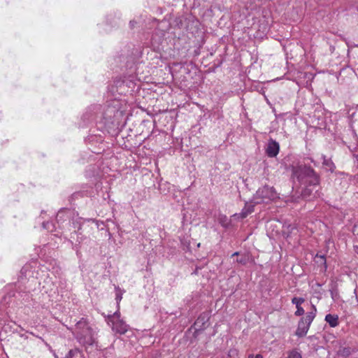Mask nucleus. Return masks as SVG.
Here are the masks:
<instances>
[{
	"label": "nucleus",
	"mask_w": 358,
	"mask_h": 358,
	"mask_svg": "<svg viewBox=\"0 0 358 358\" xmlns=\"http://www.w3.org/2000/svg\"><path fill=\"white\" fill-rule=\"evenodd\" d=\"M292 303L296 305V308L301 306V303L304 302V299L301 297H294L292 300Z\"/></svg>",
	"instance_id": "2eb2a0df"
},
{
	"label": "nucleus",
	"mask_w": 358,
	"mask_h": 358,
	"mask_svg": "<svg viewBox=\"0 0 358 358\" xmlns=\"http://www.w3.org/2000/svg\"><path fill=\"white\" fill-rule=\"evenodd\" d=\"M294 179L301 186V196L307 199L319 185V176L310 167L300 165L293 169Z\"/></svg>",
	"instance_id": "f257e3e1"
},
{
	"label": "nucleus",
	"mask_w": 358,
	"mask_h": 358,
	"mask_svg": "<svg viewBox=\"0 0 358 358\" xmlns=\"http://www.w3.org/2000/svg\"><path fill=\"white\" fill-rule=\"evenodd\" d=\"M73 334L81 345H91L95 341L94 332L83 318L76 323Z\"/></svg>",
	"instance_id": "f03ea898"
},
{
	"label": "nucleus",
	"mask_w": 358,
	"mask_h": 358,
	"mask_svg": "<svg viewBox=\"0 0 358 358\" xmlns=\"http://www.w3.org/2000/svg\"><path fill=\"white\" fill-rule=\"evenodd\" d=\"M82 357V353L81 352L78 350H71L69 351V355L66 358H81Z\"/></svg>",
	"instance_id": "ddd939ff"
},
{
	"label": "nucleus",
	"mask_w": 358,
	"mask_h": 358,
	"mask_svg": "<svg viewBox=\"0 0 358 358\" xmlns=\"http://www.w3.org/2000/svg\"><path fill=\"white\" fill-rule=\"evenodd\" d=\"M325 321L331 327H336L338 325V317L336 315L327 314L325 316Z\"/></svg>",
	"instance_id": "9d476101"
},
{
	"label": "nucleus",
	"mask_w": 358,
	"mask_h": 358,
	"mask_svg": "<svg viewBox=\"0 0 358 358\" xmlns=\"http://www.w3.org/2000/svg\"><path fill=\"white\" fill-rule=\"evenodd\" d=\"M204 320H205V317H203V316H201H201H199V317H198V319L196 320V321L195 322V325H196V326H199V324H200V323L203 324V321H204Z\"/></svg>",
	"instance_id": "412c9836"
},
{
	"label": "nucleus",
	"mask_w": 358,
	"mask_h": 358,
	"mask_svg": "<svg viewBox=\"0 0 358 358\" xmlns=\"http://www.w3.org/2000/svg\"><path fill=\"white\" fill-rule=\"evenodd\" d=\"M117 101H113V106H108L106 110L103 113V119H105L106 122H110L112 118L115 117L119 113V108H117Z\"/></svg>",
	"instance_id": "423d86ee"
},
{
	"label": "nucleus",
	"mask_w": 358,
	"mask_h": 358,
	"mask_svg": "<svg viewBox=\"0 0 358 358\" xmlns=\"http://www.w3.org/2000/svg\"><path fill=\"white\" fill-rule=\"evenodd\" d=\"M341 353L343 356H348L351 353V350L349 348H345L343 349V350L341 352Z\"/></svg>",
	"instance_id": "6ab92c4d"
},
{
	"label": "nucleus",
	"mask_w": 358,
	"mask_h": 358,
	"mask_svg": "<svg viewBox=\"0 0 358 358\" xmlns=\"http://www.w3.org/2000/svg\"><path fill=\"white\" fill-rule=\"evenodd\" d=\"M25 271H26V268L23 267L22 269V273H24Z\"/></svg>",
	"instance_id": "7c9ffc66"
},
{
	"label": "nucleus",
	"mask_w": 358,
	"mask_h": 358,
	"mask_svg": "<svg viewBox=\"0 0 358 358\" xmlns=\"http://www.w3.org/2000/svg\"><path fill=\"white\" fill-rule=\"evenodd\" d=\"M134 24H136V22L134 20H131L129 22L131 28H133L134 27Z\"/></svg>",
	"instance_id": "393cba45"
},
{
	"label": "nucleus",
	"mask_w": 358,
	"mask_h": 358,
	"mask_svg": "<svg viewBox=\"0 0 358 358\" xmlns=\"http://www.w3.org/2000/svg\"><path fill=\"white\" fill-rule=\"evenodd\" d=\"M255 358H263V356L261 354H257L255 356Z\"/></svg>",
	"instance_id": "a878e982"
},
{
	"label": "nucleus",
	"mask_w": 358,
	"mask_h": 358,
	"mask_svg": "<svg viewBox=\"0 0 358 358\" xmlns=\"http://www.w3.org/2000/svg\"><path fill=\"white\" fill-rule=\"evenodd\" d=\"M323 158H324L323 164L325 166H327L330 170H332V168L334 166L333 163L330 160L325 159V157H323Z\"/></svg>",
	"instance_id": "a211bd4d"
},
{
	"label": "nucleus",
	"mask_w": 358,
	"mask_h": 358,
	"mask_svg": "<svg viewBox=\"0 0 358 358\" xmlns=\"http://www.w3.org/2000/svg\"><path fill=\"white\" fill-rule=\"evenodd\" d=\"M43 227L47 229L48 231H52L55 228V226L52 222H47L43 223Z\"/></svg>",
	"instance_id": "f3484780"
},
{
	"label": "nucleus",
	"mask_w": 358,
	"mask_h": 358,
	"mask_svg": "<svg viewBox=\"0 0 358 358\" xmlns=\"http://www.w3.org/2000/svg\"><path fill=\"white\" fill-rule=\"evenodd\" d=\"M82 241H83L82 238L78 237V239L76 240V242H78V243H80Z\"/></svg>",
	"instance_id": "bb28decb"
},
{
	"label": "nucleus",
	"mask_w": 358,
	"mask_h": 358,
	"mask_svg": "<svg viewBox=\"0 0 358 358\" xmlns=\"http://www.w3.org/2000/svg\"><path fill=\"white\" fill-rule=\"evenodd\" d=\"M313 311L308 312L306 313V317L303 318V322L310 326L312 322L313 321L315 314H316V308L315 306H313Z\"/></svg>",
	"instance_id": "9b49d317"
},
{
	"label": "nucleus",
	"mask_w": 358,
	"mask_h": 358,
	"mask_svg": "<svg viewBox=\"0 0 358 358\" xmlns=\"http://www.w3.org/2000/svg\"><path fill=\"white\" fill-rule=\"evenodd\" d=\"M287 358H302V356L299 351L294 349L288 352Z\"/></svg>",
	"instance_id": "4468645a"
},
{
	"label": "nucleus",
	"mask_w": 358,
	"mask_h": 358,
	"mask_svg": "<svg viewBox=\"0 0 358 358\" xmlns=\"http://www.w3.org/2000/svg\"><path fill=\"white\" fill-rule=\"evenodd\" d=\"M255 204L253 199L250 202H246L244 208L242 209L240 213H236L232 215L233 218L244 219L248 215L251 214L254 211Z\"/></svg>",
	"instance_id": "39448f33"
},
{
	"label": "nucleus",
	"mask_w": 358,
	"mask_h": 358,
	"mask_svg": "<svg viewBox=\"0 0 358 358\" xmlns=\"http://www.w3.org/2000/svg\"><path fill=\"white\" fill-rule=\"evenodd\" d=\"M280 150L279 143L273 139H270L267 144L266 153L269 157H275L278 155Z\"/></svg>",
	"instance_id": "0eeeda50"
},
{
	"label": "nucleus",
	"mask_w": 358,
	"mask_h": 358,
	"mask_svg": "<svg viewBox=\"0 0 358 358\" xmlns=\"http://www.w3.org/2000/svg\"><path fill=\"white\" fill-rule=\"evenodd\" d=\"M278 197V193L273 187L265 185L258 189L252 199L255 204H259L261 203H268Z\"/></svg>",
	"instance_id": "20e7f679"
},
{
	"label": "nucleus",
	"mask_w": 358,
	"mask_h": 358,
	"mask_svg": "<svg viewBox=\"0 0 358 358\" xmlns=\"http://www.w3.org/2000/svg\"><path fill=\"white\" fill-rule=\"evenodd\" d=\"M310 326L303 322V318H301L299 322L298 327L296 331V335L298 337H303L308 331Z\"/></svg>",
	"instance_id": "1a4fd4ad"
},
{
	"label": "nucleus",
	"mask_w": 358,
	"mask_h": 358,
	"mask_svg": "<svg viewBox=\"0 0 358 358\" xmlns=\"http://www.w3.org/2000/svg\"><path fill=\"white\" fill-rule=\"evenodd\" d=\"M82 230V226L80 225L78 229V233L81 235L82 234V232L80 231ZM77 234V232H75L74 234H71V238H73L74 239V235H76Z\"/></svg>",
	"instance_id": "4be33fe9"
},
{
	"label": "nucleus",
	"mask_w": 358,
	"mask_h": 358,
	"mask_svg": "<svg viewBox=\"0 0 358 358\" xmlns=\"http://www.w3.org/2000/svg\"><path fill=\"white\" fill-rule=\"evenodd\" d=\"M90 221H91V220H87V221H83L82 223V226H83L85 224V222H89Z\"/></svg>",
	"instance_id": "cd10ccee"
},
{
	"label": "nucleus",
	"mask_w": 358,
	"mask_h": 358,
	"mask_svg": "<svg viewBox=\"0 0 358 358\" xmlns=\"http://www.w3.org/2000/svg\"><path fill=\"white\" fill-rule=\"evenodd\" d=\"M355 157H356V159H357V163H358V154L355 156Z\"/></svg>",
	"instance_id": "2f4dec72"
},
{
	"label": "nucleus",
	"mask_w": 358,
	"mask_h": 358,
	"mask_svg": "<svg viewBox=\"0 0 358 358\" xmlns=\"http://www.w3.org/2000/svg\"><path fill=\"white\" fill-rule=\"evenodd\" d=\"M248 358H255V356L253 355H250L248 356Z\"/></svg>",
	"instance_id": "c756f323"
},
{
	"label": "nucleus",
	"mask_w": 358,
	"mask_h": 358,
	"mask_svg": "<svg viewBox=\"0 0 358 358\" xmlns=\"http://www.w3.org/2000/svg\"><path fill=\"white\" fill-rule=\"evenodd\" d=\"M99 109V106H93L89 108L82 116V120L85 124L88 123L92 120H95L97 117L96 110Z\"/></svg>",
	"instance_id": "6e6552de"
},
{
	"label": "nucleus",
	"mask_w": 358,
	"mask_h": 358,
	"mask_svg": "<svg viewBox=\"0 0 358 358\" xmlns=\"http://www.w3.org/2000/svg\"><path fill=\"white\" fill-rule=\"evenodd\" d=\"M106 321L111 327L113 332L119 334H124L129 329V325L120 318V312L119 310L112 315H108Z\"/></svg>",
	"instance_id": "7ed1b4c3"
},
{
	"label": "nucleus",
	"mask_w": 358,
	"mask_h": 358,
	"mask_svg": "<svg viewBox=\"0 0 358 358\" xmlns=\"http://www.w3.org/2000/svg\"><path fill=\"white\" fill-rule=\"evenodd\" d=\"M218 222L224 228H229L231 224L230 220L226 215H220Z\"/></svg>",
	"instance_id": "f8f14e48"
},
{
	"label": "nucleus",
	"mask_w": 358,
	"mask_h": 358,
	"mask_svg": "<svg viewBox=\"0 0 358 358\" xmlns=\"http://www.w3.org/2000/svg\"><path fill=\"white\" fill-rule=\"evenodd\" d=\"M238 255V252H236L232 255V257L236 256Z\"/></svg>",
	"instance_id": "c85d7f7f"
},
{
	"label": "nucleus",
	"mask_w": 358,
	"mask_h": 358,
	"mask_svg": "<svg viewBox=\"0 0 358 358\" xmlns=\"http://www.w3.org/2000/svg\"><path fill=\"white\" fill-rule=\"evenodd\" d=\"M236 262L240 264H245L246 263V259H245V258L241 257V258L237 259Z\"/></svg>",
	"instance_id": "5701e85b"
},
{
	"label": "nucleus",
	"mask_w": 358,
	"mask_h": 358,
	"mask_svg": "<svg viewBox=\"0 0 358 358\" xmlns=\"http://www.w3.org/2000/svg\"><path fill=\"white\" fill-rule=\"evenodd\" d=\"M122 294H123L122 291L120 290V289H117L116 296H115V300L117 301V307L118 308H119V306H120V302L121 301V300L122 299Z\"/></svg>",
	"instance_id": "dca6fc26"
},
{
	"label": "nucleus",
	"mask_w": 358,
	"mask_h": 358,
	"mask_svg": "<svg viewBox=\"0 0 358 358\" xmlns=\"http://www.w3.org/2000/svg\"><path fill=\"white\" fill-rule=\"evenodd\" d=\"M353 248L355 255L358 257V245H354Z\"/></svg>",
	"instance_id": "b1692460"
},
{
	"label": "nucleus",
	"mask_w": 358,
	"mask_h": 358,
	"mask_svg": "<svg viewBox=\"0 0 358 358\" xmlns=\"http://www.w3.org/2000/svg\"><path fill=\"white\" fill-rule=\"evenodd\" d=\"M304 313V310L301 306L296 307L295 315L297 316L302 315Z\"/></svg>",
	"instance_id": "aec40b11"
}]
</instances>
